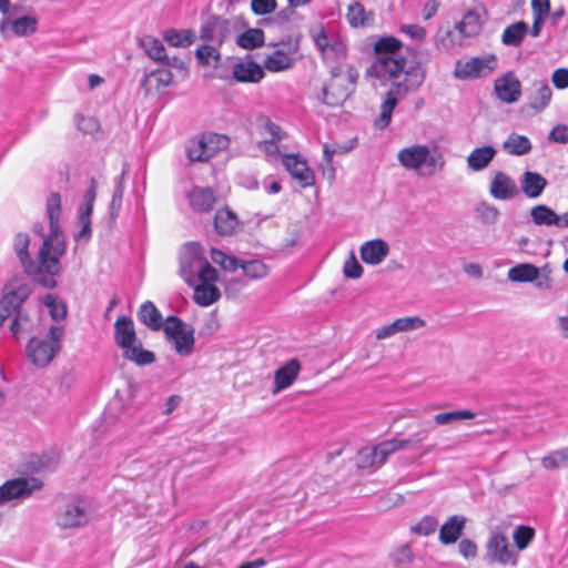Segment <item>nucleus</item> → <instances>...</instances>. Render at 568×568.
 Returning <instances> with one entry per match:
<instances>
[{"instance_id":"1","label":"nucleus","mask_w":568,"mask_h":568,"mask_svg":"<svg viewBox=\"0 0 568 568\" xmlns=\"http://www.w3.org/2000/svg\"><path fill=\"white\" fill-rule=\"evenodd\" d=\"M400 47V41L395 38L379 39L375 44V60L366 71L368 77L382 82L390 81V87L381 104V114L374 122L379 130L389 125L393 111L399 100L418 90L425 81L424 65L420 62L407 65L406 59L399 54Z\"/></svg>"},{"instance_id":"2","label":"nucleus","mask_w":568,"mask_h":568,"mask_svg":"<svg viewBox=\"0 0 568 568\" xmlns=\"http://www.w3.org/2000/svg\"><path fill=\"white\" fill-rule=\"evenodd\" d=\"M180 275L187 285L196 281H217V271L207 262L204 248L196 242L186 243L180 255Z\"/></svg>"},{"instance_id":"3","label":"nucleus","mask_w":568,"mask_h":568,"mask_svg":"<svg viewBox=\"0 0 568 568\" xmlns=\"http://www.w3.org/2000/svg\"><path fill=\"white\" fill-rule=\"evenodd\" d=\"M398 162L407 170L416 171L423 178H429L440 172L445 159L436 149L433 151L423 144H414L402 149L397 154Z\"/></svg>"},{"instance_id":"4","label":"nucleus","mask_w":568,"mask_h":568,"mask_svg":"<svg viewBox=\"0 0 568 568\" xmlns=\"http://www.w3.org/2000/svg\"><path fill=\"white\" fill-rule=\"evenodd\" d=\"M114 339L116 345L123 349V356L140 366L150 365L155 362L153 352L144 349L138 341L134 323L129 316H120L114 323Z\"/></svg>"},{"instance_id":"5","label":"nucleus","mask_w":568,"mask_h":568,"mask_svg":"<svg viewBox=\"0 0 568 568\" xmlns=\"http://www.w3.org/2000/svg\"><path fill=\"white\" fill-rule=\"evenodd\" d=\"M62 325H51L45 337H32L27 345L28 358L38 367L49 365L61 349Z\"/></svg>"},{"instance_id":"6","label":"nucleus","mask_w":568,"mask_h":568,"mask_svg":"<svg viewBox=\"0 0 568 568\" xmlns=\"http://www.w3.org/2000/svg\"><path fill=\"white\" fill-rule=\"evenodd\" d=\"M163 332L180 356H189L194 349V328L176 316L166 317Z\"/></svg>"},{"instance_id":"7","label":"nucleus","mask_w":568,"mask_h":568,"mask_svg":"<svg viewBox=\"0 0 568 568\" xmlns=\"http://www.w3.org/2000/svg\"><path fill=\"white\" fill-rule=\"evenodd\" d=\"M65 252V242L60 225L50 227V235L43 240L39 250V260H41L42 268L49 274L57 275L59 273V258Z\"/></svg>"},{"instance_id":"8","label":"nucleus","mask_w":568,"mask_h":568,"mask_svg":"<svg viewBox=\"0 0 568 568\" xmlns=\"http://www.w3.org/2000/svg\"><path fill=\"white\" fill-rule=\"evenodd\" d=\"M32 288L30 284L21 276L12 277L2 290L0 300V310L8 311L11 316L20 313V306L30 296Z\"/></svg>"},{"instance_id":"9","label":"nucleus","mask_w":568,"mask_h":568,"mask_svg":"<svg viewBox=\"0 0 568 568\" xmlns=\"http://www.w3.org/2000/svg\"><path fill=\"white\" fill-rule=\"evenodd\" d=\"M227 143L226 136L211 134L191 141L186 148V154L191 162H205L214 156L217 149L225 148Z\"/></svg>"},{"instance_id":"10","label":"nucleus","mask_w":568,"mask_h":568,"mask_svg":"<svg viewBox=\"0 0 568 568\" xmlns=\"http://www.w3.org/2000/svg\"><path fill=\"white\" fill-rule=\"evenodd\" d=\"M42 481L36 477H20L6 481L0 486V504L14 499H26L34 490L42 487Z\"/></svg>"},{"instance_id":"11","label":"nucleus","mask_w":568,"mask_h":568,"mask_svg":"<svg viewBox=\"0 0 568 568\" xmlns=\"http://www.w3.org/2000/svg\"><path fill=\"white\" fill-rule=\"evenodd\" d=\"M352 93V88L345 85L342 79V67H332L331 80L323 88V102L329 106L341 105Z\"/></svg>"},{"instance_id":"12","label":"nucleus","mask_w":568,"mask_h":568,"mask_svg":"<svg viewBox=\"0 0 568 568\" xmlns=\"http://www.w3.org/2000/svg\"><path fill=\"white\" fill-rule=\"evenodd\" d=\"M496 58L494 55L483 58H471L465 62L456 63L454 75L457 79H475L485 75L494 70Z\"/></svg>"},{"instance_id":"13","label":"nucleus","mask_w":568,"mask_h":568,"mask_svg":"<svg viewBox=\"0 0 568 568\" xmlns=\"http://www.w3.org/2000/svg\"><path fill=\"white\" fill-rule=\"evenodd\" d=\"M97 187L95 179L91 178L90 187L84 193L79 207V224L81 230L77 233L75 240H89L91 237V214L97 197Z\"/></svg>"},{"instance_id":"14","label":"nucleus","mask_w":568,"mask_h":568,"mask_svg":"<svg viewBox=\"0 0 568 568\" xmlns=\"http://www.w3.org/2000/svg\"><path fill=\"white\" fill-rule=\"evenodd\" d=\"M55 521L61 529H72L87 525L89 515L81 504L68 503L58 510Z\"/></svg>"},{"instance_id":"15","label":"nucleus","mask_w":568,"mask_h":568,"mask_svg":"<svg viewBox=\"0 0 568 568\" xmlns=\"http://www.w3.org/2000/svg\"><path fill=\"white\" fill-rule=\"evenodd\" d=\"M282 163L291 176L296 180L302 187H308L315 183L314 172L308 168L306 161L298 155H283Z\"/></svg>"},{"instance_id":"16","label":"nucleus","mask_w":568,"mask_h":568,"mask_svg":"<svg viewBox=\"0 0 568 568\" xmlns=\"http://www.w3.org/2000/svg\"><path fill=\"white\" fill-rule=\"evenodd\" d=\"M487 557L499 565L515 564V554L507 537L503 534L493 535L487 542Z\"/></svg>"},{"instance_id":"17","label":"nucleus","mask_w":568,"mask_h":568,"mask_svg":"<svg viewBox=\"0 0 568 568\" xmlns=\"http://www.w3.org/2000/svg\"><path fill=\"white\" fill-rule=\"evenodd\" d=\"M495 92L498 99L506 103H515L521 94L520 81L509 72L495 81Z\"/></svg>"},{"instance_id":"18","label":"nucleus","mask_w":568,"mask_h":568,"mask_svg":"<svg viewBox=\"0 0 568 568\" xmlns=\"http://www.w3.org/2000/svg\"><path fill=\"white\" fill-rule=\"evenodd\" d=\"M30 239L27 233H18L14 237L13 247L16 254L23 266L27 274H37L42 268L41 260L32 261L30 258L28 248Z\"/></svg>"},{"instance_id":"19","label":"nucleus","mask_w":568,"mask_h":568,"mask_svg":"<svg viewBox=\"0 0 568 568\" xmlns=\"http://www.w3.org/2000/svg\"><path fill=\"white\" fill-rule=\"evenodd\" d=\"M489 192L496 200H510L518 194L514 180L504 172H497L490 181Z\"/></svg>"},{"instance_id":"20","label":"nucleus","mask_w":568,"mask_h":568,"mask_svg":"<svg viewBox=\"0 0 568 568\" xmlns=\"http://www.w3.org/2000/svg\"><path fill=\"white\" fill-rule=\"evenodd\" d=\"M301 371V364L292 358L285 365L275 371L273 394H277L290 387L297 378Z\"/></svg>"},{"instance_id":"21","label":"nucleus","mask_w":568,"mask_h":568,"mask_svg":"<svg viewBox=\"0 0 568 568\" xmlns=\"http://www.w3.org/2000/svg\"><path fill=\"white\" fill-rule=\"evenodd\" d=\"M233 77L239 82H260L264 78L263 68L250 60H241L233 65Z\"/></svg>"},{"instance_id":"22","label":"nucleus","mask_w":568,"mask_h":568,"mask_svg":"<svg viewBox=\"0 0 568 568\" xmlns=\"http://www.w3.org/2000/svg\"><path fill=\"white\" fill-rule=\"evenodd\" d=\"M388 244L381 239L367 241L361 246L362 260L371 265L382 263L388 255Z\"/></svg>"},{"instance_id":"23","label":"nucleus","mask_w":568,"mask_h":568,"mask_svg":"<svg viewBox=\"0 0 568 568\" xmlns=\"http://www.w3.org/2000/svg\"><path fill=\"white\" fill-rule=\"evenodd\" d=\"M264 140L260 142L258 148L267 155L278 154L277 142L284 138L282 129L270 120H266L263 125Z\"/></svg>"},{"instance_id":"24","label":"nucleus","mask_w":568,"mask_h":568,"mask_svg":"<svg viewBox=\"0 0 568 568\" xmlns=\"http://www.w3.org/2000/svg\"><path fill=\"white\" fill-rule=\"evenodd\" d=\"M484 24L483 14L478 10H468L456 23L455 30L460 37L473 38L480 33Z\"/></svg>"},{"instance_id":"25","label":"nucleus","mask_w":568,"mask_h":568,"mask_svg":"<svg viewBox=\"0 0 568 568\" xmlns=\"http://www.w3.org/2000/svg\"><path fill=\"white\" fill-rule=\"evenodd\" d=\"M215 281H196L194 283V302L203 307L210 306L221 297L220 290L214 285Z\"/></svg>"},{"instance_id":"26","label":"nucleus","mask_w":568,"mask_h":568,"mask_svg":"<svg viewBox=\"0 0 568 568\" xmlns=\"http://www.w3.org/2000/svg\"><path fill=\"white\" fill-rule=\"evenodd\" d=\"M189 203L194 211L209 212L216 201L213 190L195 186L187 194Z\"/></svg>"},{"instance_id":"27","label":"nucleus","mask_w":568,"mask_h":568,"mask_svg":"<svg viewBox=\"0 0 568 568\" xmlns=\"http://www.w3.org/2000/svg\"><path fill=\"white\" fill-rule=\"evenodd\" d=\"M173 82V74L169 69H156L144 75L141 81V87L145 93L160 91L163 88L171 85Z\"/></svg>"},{"instance_id":"28","label":"nucleus","mask_w":568,"mask_h":568,"mask_svg":"<svg viewBox=\"0 0 568 568\" xmlns=\"http://www.w3.org/2000/svg\"><path fill=\"white\" fill-rule=\"evenodd\" d=\"M428 437V430L422 429L413 435H410L408 438L405 439H389L384 440V446L382 447L384 449L383 454H394L395 452L406 449V448H416L418 447L426 438Z\"/></svg>"},{"instance_id":"29","label":"nucleus","mask_w":568,"mask_h":568,"mask_svg":"<svg viewBox=\"0 0 568 568\" xmlns=\"http://www.w3.org/2000/svg\"><path fill=\"white\" fill-rule=\"evenodd\" d=\"M384 446V442L381 444L369 448H363L358 452L357 455V466L359 468H367L372 466H379L384 464L389 456V454H383L384 449L382 448Z\"/></svg>"},{"instance_id":"30","label":"nucleus","mask_w":568,"mask_h":568,"mask_svg":"<svg viewBox=\"0 0 568 568\" xmlns=\"http://www.w3.org/2000/svg\"><path fill=\"white\" fill-rule=\"evenodd\" d=\"M214 227L220 235H232L239 229L237 216L229 209L217 210L214 216Z\"/></svg>"},{"instance_id":"31","label":"nucleus","mask_w":568,"mask_h":568,"mask_svg":"<svg viewBox=\"0 0 568 568\" xmlns=\"http://www.w3.org/2000/svg\"><path fill=\"white\" fill-rule=\"evenodd\" d=\"M466 519L463 516H452L439 530V540L444 545L454 544L463 532Z\"/></svg>"},{"instance_id":"32","label":"nucleus","mask_w":568,"mask_h":568,"mask_svg":"<svg viewBox=\"0 0 568 568\" xmlns=\"http://www.w3.org/2000/svg\"><path fill=\"white\" fill-rule=\"evenodd\" d=\"M496 150L490 145L476 148L467 156V165L475 172L483 171L494 160Z\"/></svg>"},{"instance_id":"33","label":"nucleus","mask_w":568,"mask_h":568,"mask_svg":"<svg viewBox=\"0 0 568 568\" xmlns=\"http://www.w3.org/2000/svg\"><path fill=\"white\" fill-rule=\"evenodd\" d=\"M547 185V181L538 173L527 171L523 175L521 189L526 196L538 197Z\"/></svg>"},{"instance_id":"34","label":"nucleus","mask_w":568,"mask_h":568,"mask_svg":"<svg viewBox=\"0 0 568 568\" xmlns=\"http://www.w3.org/2000/svg\"><path fill=\"white\" fill-rule=\"evenodd\" d=\"M138 316L144 325L153 331H159L164 326L160 311L150 301L144 302L140 306Z\"/></svg>"},{"instance_id":"35","label":"nucleus","mask_w":568,"mask_h":568,"mask_svg":"<svg viewBox=\"0 0 568 568\" xmlns=\"http://www.w3.org/2000/svg\"><path fill=\"white\" fill-rule=\"evenodd\" d=\"M532 222L538 226H557L559 225V215L549 206L538 204L530 210Z\"/></svg>"},{"instance_id":"36","label":"nucleus","mask_w":568,"mask_h":568,"mask_svg":"<svg viewBox=\"0 0 568 568\" xmlns=\"http://www.w3.org/2000/svg\"><path fill=\"white\" fill-rule=\"evenodd\" d=\"M293 64L294 58L283 50H275L264 61V68L271 72H281L287 70L292 68Z\"/></svg>"},{"instance_id":"37","label":"nucleus","mask_w":568,"mask_h":568,"mask_svg":"<svg viewBox=\"0 0 568 568\" xmlns=\"http://www.w3.org/2000/svg\"><path fill=\"white\" fill-rule=\"evenodd\" d=\"M535 92L529 97V105L536 112L542 111L550 103L552 91L546 82H536Z\"/></svg>"},{"instance_id":"38","label":"nucleus","mask_w":568,"mask_h":568,"mask_svg":"<svg viewBox=\"0 0 568 568\" xmlns=\"http://www.w3.org/2000/svg\"><path fill=\"white\" fill-rule=\"evenodd\" d=\"M239 268L252 281L264 278L270 273V267L261 260H240Z\"/></svg>"},{"instance_id":"39","label":"nucleus","mask_w":568,"mask_h":568,"mask_svg":"<svg viewBox=\"0 0 568 568\" xmlns=\"http://www.w3.org/2000/svg\"><path fill=\"white\" fill-rule=\"evenodd\" d=\"M527 32L528 24L526 22H515L504 30L501 41L505 45L518 47L521 44Z\"/></svg>"},{"instance_id":"40","label":"nucleus","mask_w":568,"mask_h":568,"mask_svg":"<svg viewBox=\"0 0 568 568\" xmlns=\"http://www.w3.org/2000/svg\"><path fill=\"white\" fill-rule=\"evenodd\" d=\"M538 276L539 268L529 263L518 264L508 271V278L518 283L534 282Z\"/></svg>"},{"instance_id":"41","label":"nucleus","mask_w":568,"mask_h":568,"mask_svg":"<svg viewBox=\"0 0 568 568\" xmlns=\"http://www.w3.org/2000/svg\"><path fill=\"white\" fill-rule=\"evenodd\" d=\"M503 149L513 155H524L531 150V143L525 135L511 133L504 142Z\"/></svg>"},{"instance_id":"42","label":"nucleus","mask_w":568,"mask_h":568,"mask_svg":"<svg viewBox=\"0 0 568 568\" xmlns=\"http://www.w3.org/2000/svg\"><path fill=\"white\" fill-rule=\"evenodd\" d=\"M545 469L554 470L568 465V447L550 452L540 460Z\"/></svg>"},{"instance_id":"43","label":"nucleus","mask_w":568,"mask_h":568,"mask_svg":"<svg viewBox=\"0 0 568 568\" xmlns=\"http://www.w3.org/2000/svg\"><path fill=\"white\" fill-rule=\"evenodd\" d=\"M236 43L247 50L258 48L264 43V32L261 29H248L237 36Z\"/></svg>"},{"instance_id":"44","label":"nucleus","mask_w":568,"mask_h":568,"mask_svg":"<svg viewBox=\"0 0 568 568\" xmlns=\"http://www.w3.org/2000/svg\"><path fill=\"white\" fill-rule=\"evenodd\" d=\"M164 39L172 47L186 48L193 43L195 34L190 30H169Z\"/></svg>"},{"instance_id":"45","label":"nucleus","mask_w":568,"mask_h":568,"mask_svg":"<svg viewBox=\"0 0 568 568\" xmlns=\"http://www.w3.org/2000/svg\"><path fill=\"white\" fill-rule=\"evenodd\" d=\"M368 16H373L372 13H366L364 6L355 1L348 6L347 10V21L353 28L365 27L367 24Z\"/></svg>"},{"instance_id":"46","label":"nucleus","mask_w":568,"mask_h":568,"mask_svg":"<svg viewBox=\"0 0 568 568\" xmlns=\"http://www.w3.org/2000/svg\"><path fill=\"white\" fill-rule=\"evenodd\" d=\"M476 416L475 413L463 409V410H452L445 413H438L434 416V422L437 425H449L458 420L463 419H473Z\"/></svg>"},{"instance_id":"47","label":"nucleus","mask_w":568,"mask_h":568,"mask_svg":"<svg viewBox=\"0 0 568 568\" xmlns=\"http://www.w3.org/2000/svg\"><path fill=\"white\" fill-rule=\"evenodd\" d=\"M211 260L226 272H234L239 268L240 258L227 255L223 251L214 247L211 248Z\"/></svg>"},{"instance_id":"48","label":"nucleus","mask_w":568,"mask_h":568,"mask_svg":"<svg viewBox=\"0 0 568 568\" xmlns=\"http://www.w3.org/2000/svg\"><path fill=\"white\" fill-rule=\"evenodd\" d=\"M142 45L146 52V54L154 61L164 62L166 59L165 48L163 43L155 38H144L142 41Z\"/></svg>"},{"instance_id":"49","label":"nucleus","mask_w":568,"mask_h":568,"mask_svg":"<svg viewBox=\"0 0 568 568\" xmlns=\"http://www.w3.org/2000/svg\"><path fill=\"white\" fill-rule=\"evenodd\" d=\"M390 559L396 567L407 568L414 560V554L409 545H400L390 552Z\"/></svg>"},{"instance_id":"50","label":"nucleus","mask_w":568,"mask_h":568,"mask_svg":"<svg viewBox=\"0 0 568 568\" xmlns=\"http://www.w3.org/2000/svg\"><path fill=\"white\" fill-rule=\"evenodd\" d=\"M11 30L19 37H26L37 30V20L32 17L23 16L12 21Z\"/></svg>"},{"instance_id":"51","label":"nucleus","mask_w":568,"mask_h":568,"mask_svg":"<svg viewBox=\"0 0 568 568\" xmlns=\"http://www.w3.org/2000/svg\"><path fill=\"white\" fill-rule=\"evenodd\" d=\"M475 212L477 216L480 219V221L485 224H494L498 220L499 211L498 209L488 203V202H479L475 206Z\"/></svg>"},{"instance_id":"52","label":"nucleus","mask_w":568,"mask_h":568,"mask_svg":"<svg viewBox=\"0 0 568 568\" xmlns=\"http://www.w3.org/2000/svg\"><path fill=\"white\" fill-rule=\"evenodd\" d=\"M61 213V196L59 193H51L47 199V214L50 227L59 225V217Z\"/></svg>"},{"instance_id":"53","label":"nucleus","mask_w":568,"mask_h":568,"mask_svg":"<svg viewBox=\"0 0 568 568\" xmlns=\"http://www.w3.org/2000/svg\"><path fill=\"white\" fill-rule=\"evenodd\" d=\"M196 59L203 65H216L220 62V53L217 50L209 44L200 47L195 52Z\"/></svg>"},{"instance_id":"54","label":"nucleus","mask_w":568,"mask_h":568,"mask_svg":"<svg viewBox=\"0 0 568 568\" xmlns=\"http://www.w3.org/2000/svg\"><path fill=\"white\" fill-rule=\"evenodd\" d=\"M463 44L462 40L456 39V34L452 30H446L444 32L439 30L435 39L436 48L444 51H448L455 45L462 47Z\"/></svg>"},{"instance_id":"55","label":"nucleus","mask_w":568,"mask_h":568,"mask_svg":"<svg viewBox=\"0 0 568 568\" xmlns=\"http://www.w3.org/2000/svg\"><path fill=\"white\" fill-rule=\"evenodd\" d=\"M438 520L433 516L423 517L417 524L410 527V531L419 536H429L437 529Z\"/></svg>"},{"instance_id":"56","label":"nucleus","mask_w":568,"mask_h":568,"mask_svg":"<svg viewBox=\"0 0 568 568\" xmlns=\"http://www.w3.org/2000/svg\"><path fill=\"white\" fill-rule=\"evenodd\" d=\"M125 173H126L125 170H123L122 174L115 180V187H114L113 195H112V199L110 202V212H111V216L113 219L116 216V214L119 213V211L121 209L123 193H124L122 180H123Z\"/></svg>"},{"instance_id":"57","label":"nucleus","mask_w":568,"mask_h":568,"mask_svg":"<svg viewBox=\"0 0 568 568\" xmlns=\"http://www.w3.org/2000/svg\"><path fill=\"white\" fill-rule=\"evenodd\" d=\"M43 303L49 308V313L54 321H60L67 315L65 305L57 300L55 296L48 294L44 296Z\"/></svg>"},{"instance_id":"58","label":"nucleus","mask_w":568,"mask_h":568,"mask_svg":"<svg viewBox=\"0 0 568 568\" xmlns=\"http://www.w3.org/2000/svg\"><path fill=\"white\" fill-rule=\"evenodd\" d=\"M535 536L532 528L528 526H518L513 535L514 541L519 550L525 549Z\"/></svg>"},{"instance_id":"59","label":"nucleus","mask_w":568,"mask_h":568,"mask_svg":"<svg viewBox=\"0 0 568 568\" xmlns=\"http://www.w3.org/2000/svg\"><path fill=\"white\" fill-rule=\"evenodd\" d=\"M398 333L419 329L426 325V322L419 316H408L395 320Z\"/></svg>"},{"instance_id":"60","label":"nucleus","mask_w":568,"mask_h":568,"mask_svg":"<svg viewBox=\"0 0 568 568\" xmlns=\"http://www.w3.org/2000/svg\"><path fill=\"white\" fill-rule=\"evenodd\" d=\"M343 273L348 278H359L363 274V267L356 260L354 253L351 254L348 260L345 262Z\"/></svg>"},{"instance_id":"61","label":"nucleus","mask_w":568,"mask_h":568,"mask_svg":"<svg viewBox=\"0 0 568 568\" xmlns=\"http://www.w3.org/2000/svg\"><path fill=\"white\" fill-rule=\"evenodd\" d=\"M346 57V47L342 41H333L325 54L324 60L326 62L339 61Z\"/></svg>"},{"instance_id":"62","label":"nucleus","mask_w":568,"mask_h":568,"mask_svg":"<svg viewBox=\"0 0 568 568\" xmlns=\"http://www.w3.org/2000/svg\"><path fill=\"white\" fill-rule=\"evenodd\" d=\"M251 8L255 14L264 16V14L273 12L276 9V1L275 0H252Z\"/></svg>"},{"instance_id":"63","label":"nucleus","mask_w":568,"mask_h":568,"mask_svg":"<svg viewBox=\"0 0 568 568\" xmlns=\"http://www.w3.org/2000/svg\"><path fill=\"white\" fill-rule=\"evenodd\" d=\"M548 139L555 143H568V126L565 124H557L550 131Z\"/></svg>"},{"instance_id":"64","label":"nucleus","mask_w":568,"mask_h":568,"mask_svg":"<svg viewBox=\"0 0 568 568\" xmlns=\"http://www.w3.org/2000/svg\"><path fill=\"white\" fill-rule=\"evenodd\" d=\"M551 81L557 89H559V90L567 89L568 88V69H566V68L556 69L552 72Z\"/></svg>"}]
</instances>
